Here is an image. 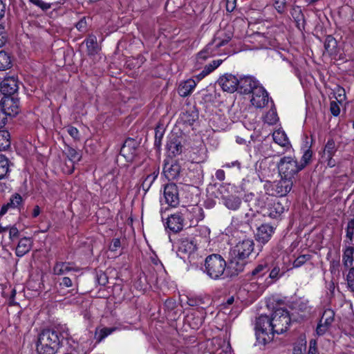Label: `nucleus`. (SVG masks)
<instances>
[{
  "instance_id": "obj_1",
  "label": "nucleus",
  "mask_w": 354,
  "mask_h": 354,
  "mask_svg": "<svg viewBox=\"0 0 354 354\" xmlns=\"http://www.w3.org/2000/svg\"><path fill=\"white\" fill-rule=\"evenodd\" d=\"M254 241L250 238L239 240L230 251V266L236 272H242L246 264V259L254 250Z\"/></svg>"
},
{
  "instance_id": "obj_2",
  "label": "nucleus",
  "mask_w": 354,
  "mask_h": 354,
  "mask_svg": "<svg viewBox=\"0 0 354 354\" xmlns=\"http://www.w3.org/2000/svg\"><path fill=\"white\" fill-rule=\"evenodd\" d=\"M60 344L58 333L55 330L46 329L38 335L36 351L38 354H55Z\"/></svg>"
},
{
  "instance_id": "obj_3",
  "label": "nucleus",
  "mask_w": 354,
  "mask_h": 354,
  "mask_svg": "<svg viewBox=\"0 0 354 354\" xmlns=\"http://www.w3.org/2000/svg\"><path fill=\"white\" fill-rule=\"evenodd\" d=\"M227 263L223 257L218 254H212L205 258L204 272L214 280L222 279Z\"/></svg>"
},
{
  "instance_id": "obj_4",
  "label": "nucleus",
  "mask_w": 354,
  "mask_h": 354,
  "mask_svg": "<svg viewBox=\"0 0 354 354\" xmlns=\"http://www.w3.org/2000/svg\"><path fill=\"white\" fill-rule=\"evenodd\" d=\"M255 330L257 340L259 344L266 345L273 339L272 320L268 316L261 315L257 319Z\"/></svg>"
},
{
  "instance_id": "obj_5",
  "label": "nucleus",
  "mask_w": 354,
  "mask_h": 354,
  "mask_svg": "<svg viewBox=\"0 0 354 354\" xmlns=\"http://www.w3.org/2000/svg\"><path fill=\"white\" fill-rule=\"evenodd\" d=\"M279 173L282 178H286L292 180L299 171L302 170L299 162L291 156L281 158L277 163Z\"/></svg>"
},
{
  "instance_id": "obj_6",
  "label": "nucleus",
  "mask_w": 354,
  "mask_h": 354,
  "mask_svg": "<svg viewBox=\"0 0 354 354\" xmlns=\"http://www.w3.org/2000/svg\"><path fill=\"white\" fill-rule=\"evenodd\" d=\"M270 319L274 334H282L286 332L290 324L289 313L284 308L276 309Z\"/></svg>"
},
{
  "instance_id": "obj_7",
  "label": "nucleus",
  "mask_w": 354,
  "mask_h": 354,
  "mask_svg": "<svg viewBox=\"0 0 354 354\" xmlns=\"http://www.w3.org/2000/svg\"><path fill=\"white\" fill-rule=\"evenodd\" d=\"M292 180L286 178H282L279 180L273 182L270 185L269 195L275 196H284L290 192L292 187Z\"/></svg>"
},
{
  "instance_id": "obj_8",
  "label": "nucleus",
  "mask_w": 354,
  "mask_h": 354,
  "mask_svg": "<svg viewBox=\"0 0 354 354\" xmlns=\"http://www.w3.org/2000/svg\"><path fill=\"white\" fill-rule=\"evenodd\" d=\"M18 81L17 79L14 77H7L3 79L1 83V92L5 96L4 100L14 99L15 102H17L19 105V101L15 97H10L12 95H14L18 90Z\"/></svg>"
},
{
  "instance_id": "obj_9",
  "label": "nucleus",
  "mask_w": 354,
  "mask_h": 354,
  "mask_svg": "<svg viewBox=\"0 0 354 354\" xmlns=\"http://www.w3.org/2000/svg\"><path fill=\"white\" fill-rule=\"evenodd\" d=\"M250 102L257 109L265 107L269 102V95L263 86L260 85L251 93Z\"/></svg>"
},
{
  "instance_id": "obj_10",
  "label": "nucleus",
  "mask_w": 354,
  "mask_h": 354,
  "mask_svg": "<svg viewBox=\"0 0 354 354\" xmlns=\"http://www.w3.org/2000/svg\"><path fill=\"white\" fill-rule=\"evenodd\" d=\"M334 319L335 312L330 308L324 310L316 328L317 334L319 336L324 335L332 326Z\"/></svg>"
},
{
  "instance_id": "obj_11",
  "label": "nucleus",
  "mask_w": 354,
  "mask_h": 354,
  "mask_svg": "<svg viewBox=\"0 0 354 354\" xmlns=\"http://www.w3.org/2000/svg\"><path fill=\"white\" fill-rule=\"evenodd\" d=\"M3 109H0V127H3L7 122V115H15L19 112L17 102L14 99L3 100Z\"/></svg>"
},
{
  "instance_id": "obj_12",
  "label": "nucleus",
  "mask_w": 354,
  "mask_h": 354,
  "mask_svg": "<svg viewBox=\"0 0 354 354\" xmlns=\"http://www.w3.org/2000/svg\"><path fill=\"white\" fill-rule=\"evenodd\" d=\"M188 217V209H184L183 212L175 213L167 219V227L173 232H178L183 230L184 226L183 216Z\"/></svg>"
},
{
  "instance_id": "obj_13",
  "label": "nucleus",
  "mask_w": 354,
  "mask_h": 354,
  "mask_svg": "<svg viewBox=\"0 0 354 354\" xmlns=\"http://www.w3.org/2000/svg\"><path fill=\"white\" fill-rule=\"evenodd\" d=\"M218 84L224 91L232 93L238 90L239 80L232 74H225L218 80Z\"/></svg>"
},
{
  "instance_id": "obj_14",
  "label": "nucleus",
  "mask_w": 354,
  "mask_h": 354,
  "mask_svg": "<svg viewBox=\"0 0 354 354\" xmlns=\"http://www.w3.org/2000/svg\"><path fill=\"white\" fill-rule=\"evenodd\" d=\"M260 83L252 76H246L239 80L238 91L242 94L252 93L260 86Z\"/></svg>"
},
{
  "instance_id": "obj_15",
  "label": "nucleus",
  "mask_w": 354,
  "mask_h": 354,
  "mask_svg": "<svg viewBox=\"0 0 354 354\" xmlns=\"http://www.w3.org/2000/svg\"><path fill=\"white\" fill-rule=\"evenodd\" d=\"M164 198L165 203L171 207H176L179 203L178 191L176 185L169 183L164 188Z\"/></svg>"
},
{
  "instance_id": "obj_16",
  "label": "nucleus",
  "mask_w": 354,
  "mask_h": 354,
  "mask_svg": "<svg viewBox=\"0 0 354 354\" xmlns=\"http://www.w3.org/2000/svg\"><path fill=\"white\" fill-rule=\"evenodd\" d=\"M285 211L283 205L277 199L272 198L270 203H268L267 209H263V216H268L272 218L279 217Z\"/></svg>"
},
{
  "instance_id": "obj_17",
  "label": "nucleus",
  "mask_w": 354,
  "mask_h": 354,
  "mask_svg": "<svg viewBox=\"0 0 354 354\" xmlns=\"http://www.w3.org/2000/svg\"><path fill=\"white\" fill-rule=\"evenodd\" d=\"M274 233V228L268 224H263L257 228L256 238L258 242L266 243Z\"/></svg>"
},
{
  "instance_id": "obj_18",
  "label": "nucleus",
  "mask_w": 354,
  "mask_h": 354,
  "mask_svg": "<svg viewBox=\"0 0 354 354\" xmlns=\"http://www.w3.org/2000/svg\"><path fill=\"white\" fill-rule=\"evenodd\" d=\"M232 33L230 30H220L215 34L212 42L218 49L226 45L232 39Z\"/></svg>"
},
{
  "instance_id": "obj_19",
  "label": "nucleus",
  "mask_w": 354,
  "mask_h": 354,
  "mask_svg": "<svg viewBox=\"0 0 354 354\" xmlns=\"http://www.w3.org/2000/svg\"><path fill=\"white\" fill-rule=\"evenodd\" d=\"M218 48L210 41L205 47L198 53L196 55L197 62L202 64L209 57L215 56L218 54Z\"/></svg>"
},
{
  "instance_id": "obj_20",
  "label": "nucleus",
  "mask_w": 354,
  "mask_h": 354,
  "mask_svg": "<svg viewBox=\"0 0 354 354\" xmlns=\"http://www.w3.org/2000/svg\"><path fill=\"white\" fill-rule=\"evenodd\" d=\"M23 199L20 194H12L10 196L9 201L1 207L0 210V216L4 215L10 209L19 208L21 205Z\"/></svg>"
},
{
  "instance_id": "obj_21",
  "label": "nucleus",
  "mask_w": 354,
  "mask_h": 354,
  "mask_svg": "<svg viewBox=\"0 0 354 354\" xmlns=\"http://www.w3.org/2000/svg\"><path fill=\"white\" fill-rule=\"evenodd\" d=\"M72 271L77 272L78 268L70 262L57 261L53 267V274L56 275H64Z\"/></svg>"
},
{
  "instance_id": "obj_22",
  "label": "nucleus",
  "mask_w": 354,
  "mask_h": 354,
  "mask_svg": "<svg viewBox=\"0 0 354 354\" xmlns=\"http://www.w3.org/2000/svg\"><path fill=\"white\" fill-rule=\"evenodd\" d=\"M180 172V166L178 163L165 164L163 168V173L169 180L176 179Z\"/></svg>"
},
{
  "instance_id": "obj_23",
  "label": "nucleus",
  "mask_w": 354,
  "mask_h": 354,
  "mask_svg": "<svg viewBox=\"0 0 354 354\" xmlns=\"http://www.w3.org/2000/svg\"><path fill=\"white\" fill-rule=\"evenodd\" d=\"M196 249V245L194 243V241L189 239H183L180 241L177 254L180 256V258H183L181 257V254H187L189 255L193 253Z\"/></svg>"
},
{
  "instance_id": "obj_24",
  "label": "nucleus",
  "mask_w": 354,
  "mask_h": 354,
  "mask_svg": "<svg viewBox=\"0 0 354 354\" xmlns=\"http://www.w3.org/2000/svg\"><path fill=\"white\" fill-rule=\"evenodd\" d=\"M196 86V82L194 80H187L179 85L178 93L182 97H187L192 93Z\"/></svg>"
},
{
  "instance_id": "obj_25",
  "label": "nucleus",
  "mask_w": 354,
  "mask_h": 354,
  "mask_svg": "<svg viewBox=\"0 0 354 354\" xmlns=\"http://www.w3.org/2000/svg\"><path fill=\"white\" fill-rule=\"evenodd\" d=\"M32 241L30 238H21L16 248V255L17 257H23L28 253L32 248Z\"/></svg>"
},
{
  "instance_id": "obj_26",
  "label": "nucleus",
  "mask_w": 354,
  "mask_h": 354,
  "mask_svg": "<svg viewBox=\"0 0 354 354\" xmlns=\"http://www.w3.org/2000/svg\"><path fill=\"white\" fill-rule=\"evenodd\" d=\"M83 44H86L88 55H96L100 50V48L97 44V37L93 35H90L84 41Z\"/></svg>"
},
{
  "instance_id": "obj_27",
  "label": "nucleus",
  "mask_w": 354,
  "mask_h": 354,
  "mask_svg": "<svg viewBox=\"0 0 354 354\" xmlns=\"http://www.w3.org/2000/svg\"><path fill=\"white\" fill-rule=\"evenodd\" d=\"M135 141L133 139L127 140L120 149V154L126 158H131L136 152Z\"/></svg>"
},
{
  "instance_id": "obj_28",
  "label": "nucleus",
  "mask_w": 354,
  "mask_h": 354,
  "mask_svg": "<svg viewBox=\"0 0 354 354\" xmlns=\"http://www.w3.org/2000/svg\"><path fill=\"white\" fill-rule=\"evenodd\" d=\"M268 194H263L259 195L255 199V205L257 207V212H260L263 215V209H267L268 203H270L272 198H270Z\"/></svg>"
},
{
  "instance_id": "obj_29",
  "label": "nucleus",
  "mask_w": 354,
  "mask_h": 354,
  "mask_svg": "<svg viewBox=\"0 0 354 354\" xmlns=\"http://www.w3.org/2000/svg\"><path fill=\"white\" fill-rule=\"evenodd\" d=\"M225 206L231 210L238 209L241 204V199L236 196L223 197Z\"/></svg>"
},
{
  "instance_id": "obj_30",
  "label": "nucleus",
  "mask_w": 354,
  "mask_h": 354,
  "mask_svg": "<svg viewBox=\"0 0 354 354\" xmlns=\"http://www.w3.org/2000/svg\"><path fill=\"white\" fill-rule=\"evenodd\" d=\"M270 268L267 263L263 262L257 265L254 270L251 272L252 279H259L263 277L268 271Z\"/></svg>"
},
{
  "instance_id": "obj_31",
  "label": "nucleus",
  "mask_w": 354,
  "mask_h": 354,
  "mask_svg": "<svg viewBox=\"0 0 354 354\" xmlns=\"http://www.w3.org/2000/svg\"><path fill=\"white\" fill-rule=\"evenodd\" d=\"M353 254H354V248L353 247L348 246L345 248L344 250V253L342 255V262L345 267L346 268H352L353 263Z\"/></svg>"
},
{
  "instance_id": "obj_32",
  "label": "nucleus",
  "mask_w": 354,
  "mask_h": 354,
  "mask_svg": "<svg viewBox=\"0 0 354 354\" xmlns=\"http://www.w3.org/2000/svg\"><path fill=\"white\" fill-rule=\"evenodd\" d=\"M272 138L275 143L281 147H288L290 144L285 132L280 130L274 131Z\"/></svg>"
},
{
  "instance_id": "obj_33",
  "label": "nucleus",
  "mask_w": 354,
  "mask_h": 354,
  "mask_svg": "<svg viewBox=\"0 0 354 354\" xmlns=\"http://www.w3.org/2000/svg\"><path fill=\"white\" fill-rule=\"evenodd\" d=\"M192 214L191 219L192 223H198L200 221H202L204 217V212L203 209L198 206H193L191 209H188V215Z\"/></svg>"
},
{
  "instance_id": "obj_34",
  "label": "nucleus",
  "mask_w": 354,
  "mask_h": 354,
  "mask_svg": "<svg viewBox=\"0 0 354 354\" xmlns=\"http://www.w3.org/2000/svg\"><path fill=\"white\" fill-rule=\"evenodd\" d=\"M116 330L117 328L115 327L97 329L95 333V339L97 342H100Z\"/></svg>"
},
{
  "instance_id": "obj_35",
  "label": "nucleus",
  "mask_w": 354,
  "mask_h": 354,
  "mask_svg": "<svg viewBox=\"0 0 354 354\" xmlns=\"http://www.w3.org/2000/svg\"><path fill=\"white\" fill-rule=\"evenodd\" d=\"M167 148L171 156H176L182 152L183 146L177 140H170L167 144Z\"/></svg>"
},
{
  "instance_id": "obj_36",
  "label": "nucleus",
  "mask_w": 354,
  "mask_h": 354,
  "mask_svg": "<svg viewBox=\"0 0 354 354\" xmlns=\"http://www.w3.org/2000/svg\"><path fill=\"white\" fill-rule=\"evenodd\" d=\"M337 46V41L331 35H328L326 37L324 41V48L328 53L330 55L335 53Z\"/></svg>"
},
{
  "instance_id": "obj_37",
  "label": "nucleus",
  "mask_w": 354,
  "mask_h": 354,
  "mask_svg": "<svg viewBox=\"0 0 354 354\" xmlns=\"http://www.w3.org/2000/svg\"><path fill=\"white\" fill-rule=\"evenodd\" d=\"M10 146V135L8 131H0V151H4Z\"/></svg>"
},
{
  "instance_id": "obj_38",
  "label": "nucleus",
  "mask_w": 354,
  "mask_h": 354,
  "mask_svg": "<svg viewBox=\"0 0 354 354\" xmlns=\"http://www.w3.org/2000/svg\"><path fill=\"white\" fill-rule=\"evenodd\" d=\"M11 66L12 61L9 55L4 51H0V71L7 70Z\"/></svg>"
},
{
  "instance_id": "obj_39",
  "label": "nucleus",
  "mask_w": 354,
  "mask_h": 354,
  "mask_svg": "<svg viewBox=\"0 0 354 354\" xmlns=\"http://www.w3.org/2000/svg\"><path fill=\"white\" fill-rule=\"evenodd\" d=\"M9 160L4 156L0 154V179H3L9 171Z\"/></svg>"
},
{
  "instance_id": "obj_40",
  "label": "nucleus",
  "mask_w": 354,
  "mask_h": 354,
  "mask_svg": "<svg viewBox=\"0 0 354 354\" xmlns=\"http://www.w3.org/2000/svg\"><path fill=\"white\" fill-rule=\"evenodd\" d=\"M336 150L335 141L333 139H329L325 145L322 158L333 156Z\"/></svg>"
},
{
  "instance_id": "obj_41",
  "label": "nucleus",
  "mask_w": 354,
  "mask_h": 354,
  "mask_svg": "<svg viewBox=\"0 0 354 354\" xmlns=\"http://www.w3.org/2000/svg\"><path fill=\"white\" fill-rule=\"evenodd\" d=\"M66 154L69 160L73 163L79 162L81 159L80 153L72 147L67 148Z\"/></svg>"
},
{
  "instance_id": "obj_42",
  "label": "nucleus",
  "mask_w": 354,
  "mask_h": 354,
  "mask_svg": "<svg viewBox=\"0 0 354 354\" xmlns=\"http://www.w3.org/2000/svg\"><path fill=\"white\" fill-rule=\"evenodd\" d=\"M312 156L313 151L310 148L304 150L301 161L299 162V165L302 169L310 163Z\"/></svg>"
},
{
  "instance_id": "obj_43",
  "label": "nucleus",
  "mask_w": 354,
  "mask_h": 354,
  "mask_svg": "<svg viewBox=\"0 0 354 354\" xmlns=\"http://www.w3.org/2000/svg\"><path fill=\"white\" fill-rule=\"evenodd\" d=\"M158 175V172L156 171H153L152 174L147 175L142 184L143 189L148 190L156 179Z\"/></svg>"
},
{
  "instance_id": "obj_44",
  "label": "nucleus",
  "mask_w": 354,
  "mask_h": 354,
  "mask_svg": "<svg viewBox=\"0 0 354 354\" xmlns=\"http://www.w3.org/2000/svg\"><path fill=\"white\" fill-rule=\"evenodd\" d=\"M278 116L274 109H271L265 116V122L268 124H274L278 121Z\"/></svg>"
},
{
  "instance_id": "obj_45",
  "label": "nucleus",
  "mask_w": 354,
  "mask_h": 354,
  "mask_svg": "<svg viewBox=\"0 0 354 354\" xmlns=\"http://www.w3.org/2000/svg\"><path fill=\"white\" fill-rule=\"evenodd\" d=\"M310 255L309 254H303L299 256L293 262L294 268H299L303 266L306 261L310 260Z\"/></svg>"
},
{
  "instance_id": "obj_46",
  "label": "nucleus",
  "mask_w": 354,
  "mask_h": 354,
  "mask_svg": "<svg viewBox=\"0 0 354 354\" xmlns=\"http://www.w3.org/2000/svg\"><path fill=\"white\" fill-rule=\"evenodd\" d=\"M274 7L280 13H283L286 10V0H274Z\"/></svg>"
},
{
  "instance_id": "obj_47",
  "label": "nucleus",
  "mask_w": 354,
  "mask_h": 354,
  "mask_svg": "<svg viewBox=\"0 0 354 354\" xmlns=\"http://www.w3.org/2000/svg\"><path fill=\"white\" fill-rule=\"evenodd\" d=\"M257 40L261 44L262 48H267L269 46H271V41L268 40L263 34L257 33L255 35Z\"/></svg>"
},
{
  "instance_id": "obj_48",
  "label": "nucleus",
  "mask_w": 354,
  "mask_h": 354,
  "mask_svg": "<svg viewBox=\"0 0 354 354\" xmlns=\"http://www.w3.org/2000/svg\"><path fill=\"white\" fill-rule=\"evenodd\" d=\"M346 281L348 288L354 292V268H351L346 275Z\"/></svg>"
},
{
  "instance_id": "obj_49",
  "label": "nucleus",
  "mask_w": 354,
  "mask_h": 354,
  "mask_svg": "<svg viewBox=\"0 0 354 354\" xmlns=\"http://www.w3.org/2000/svg\"><path fill=\"white\" fill-rule=\"evenodd\" d=\"M346 232V237L351 241L354 234V218L348 222Z\"/></svg>"
},
{
  "instance_id": "obj_50",
  "label": "nucleus",
  "mask_w": 354,
  "mask_h": 354,
  "mask_svg": "<svg viewBox=\"0 0 354 354\" xmlns=\"http://www.w3.org/2000/svg\"><path fill=\"white\" fill-rule=\"evenodd\" d=\"M59 286L61 288H71L73 286V282L70 277H64L59 281Z\"/></svg>"
},
{
  "instance_id": "obj_51",
  "label": "nucleus",
  "mask_w": 354,
  "mask_h": 354,
  "mask_svg": "<svg viewBox=\"0 0 354 354\" xmlns=\"http://www.w3.org/2000/svg\"><path fill=\"white\" fill-rule=\"evenodd\" d=\"M282 275L283 272H281L279 267L276 266L271 270L269 277L272 279L277 280L279 279Z\"/></svg>"
},
{
  "instance_id": "obj_52",
  "label": "nucleus",
  "mask_w": 354,
  "mask_h": 354,
  "mask_svg": "<svg viewBox=\"0 0 354 354\" xmlns=\"http://www.w3.org/2000/svg\"><path fill=\"white\" fill-rule=\"evenodd\" d=\"M77 29L80 32H85L87 27L86 19L82 17L75 25Z\"/></svg>"
},
{
  "instance_id": "obj_53",
  "label": "nucleus",
  "mask_w": 354,
  "mask_h": 354,
  "mask_svg": "<svg viewBox=\"0 0 354 354\" xmlns=\"http://www.w3.org/2000/svg\"><path fill=\"white\" fill-rule=\"evenodd\" d=\"M31 3L41 8L43 10H47L50 8V4L45 3L41 0H29Z\"/></svg>"
},
{
  "instance_id": "obj_54",
  "label": "nucleus",
  "mask_w": 354,
  "mask_h": 354,
  "mask_svg": "<svg viewBox=\"0 0 354 354\" xmlns=\"http://www.w3.org/2000/svg\"><path fill=\"white\" fill-rule=\"evenodd\" d=\"M8 231H9V238L11 240H14V239L18 238L19 233V230L15 225H13V226L9 225Z\"/></svg>"
},
{
  "instance_id": "obj_55",
  "label": "nucleus",
  "mask_w": 354,
  "mask_h": 354,
  "mask_svg": "<svg viewBox=\"0 0 354 354\" xmlns=\"http://www.w3.org/2000/svg\"><path fill=\"white\" fill-rule=\"evenodd\" d=\"M330 109L331 113L334 116H337L340 113V109L337 103L335 101H332L330 104Z\"/></svg>"
},
{
  "instance_id": "obj_56",
  "label": "nucleus",
  "mask_w": 354,
  "mask_h": 354,
  "mask_svg": "<svg viewBox=\"0 0 354 354\" xmlns=\"http://www.w3.org/2000/svg\"><path fill=\"white\" fill-rule=\"evenodd\" d=\"M68 134L75 140L79 139V131L76 127H69L67 129Z\"/></svg>"
},
{
  "instance_id": "obj_57",
  "label": "nucleus",
  "mask_w": 354,
  "mask_h": 354,
  "mask_svg": "<svg viewBox=\"0 0 354 354\" xmlns=\"http://www.w3.org/2000/svg\"><path fill=\"white\" fill-rule=\"evenodd\" d=\"M165 307L168 310H172L176 306V301L174 299H168L165 301Z\"/></svg>"
},
{
  "instance_id": "obj_58",
  "label": "nucleus",
  "mask_w": 354,
  "mask_h": 354,
  "mask_svg": "<svg viewBox=\"0 0 354 354\" xmlns=\"http://www.w3.org/2000/svg\"><path fill=\"white\" fill-rule=\"evenodd\" d=\"M120 247V241L118 239H115L113 240L111 244L109 246V249L111 251H115L118 248Z\"/></svg>"
},
{
  "instance_id": "obj_59",
  "label": "nucleus",
  "mask_w": 354,
  "mask_h": 354,
  "mask_svg": "<svg viewBox=\"0 0 354 354\" xmlns=\"http://www.w3.org/2000/svg\"><path fill=\"white\" fill-rule=\"evenodd\" d=\"M234 297L233 296L230 297L229 298H227V299L226 300L225 302H224L221 304L222 309L228 308L234 303Z\"/></svg>"
},
{
  "instance_id": "obj_60",
  "label": "nucleus",
  "mask_w": 354,
  "mask_h": 354,
  "mask_svg": "<svg viewBox=\"0 0 354 354\" xmlns=\"http://www.w3.org/2000/svg\"><path fill=\"white\" fill-rule=\"evenodd\" d=\"M316 352H317L316 342L315 340H311L310 342V346H309L308 354H316Z\"/></svg>"
},
{
  "instance_id": "obj_61",
  "label": "nucleus",
  "mask_w": 354,
  "mask_h": 354,
  "mask_svg": "<svg viewBox=\"0 0 354 354\" xmlns=\"http://www.w3.org/2000/svg\"><path fill=\"white\" fill-rule=\"evenodd\" d=\"M223 167H226V168H231V167H236L239 169H240L241 163L238 160H235V161H232L231 162L225 163Z\"/></svg>"
},
{
  "instance_id": "obj_62",
  "label": "nucleus",
  "mask_w": 354,
  "mask_h": 354,
  "mask_svg": "<svg viewBox=\"0 0 354 354\" xmlns=\"http://www.w3.org/2000/svg\"><path fill=\"white\" fill-rule=\"evenodd\" d=\"M215 176L216 179L222 181L225 179V171L223 169H218L215 173Z\"/></svg>"
},
{
  "instance_id": "obj_63",
  "label": "nucleus",
  "mask_w": 354,
  "mask_h": 354,
  "mask_svg": "<svg viewBox=\"0 0 354 354\" xmlns=\"http://www.w3.org/2000/svg\"><path fill=\"white\" fill-rule=\"evenodd\" d=\"M6 3L2 0H0V19L4 17L5 13H6Z\"/></svg>"
},
{
  "instance_id": "obj_64",
  "label": "nucleus",
  "mask_w": 354,
  "mask_h": 354,
  "mask_svg": "<svg viewBox=\"0 0 354 354\" xmlns=\"http://www.w3.org/2000/svg\"><path fill=\"white\" fill-rule=\"evenodd\" d=\"M223 62L222 59H216L212 61L209 64L212 66L213 69L215 70Z\"/></svg>"
}]
</instances>
